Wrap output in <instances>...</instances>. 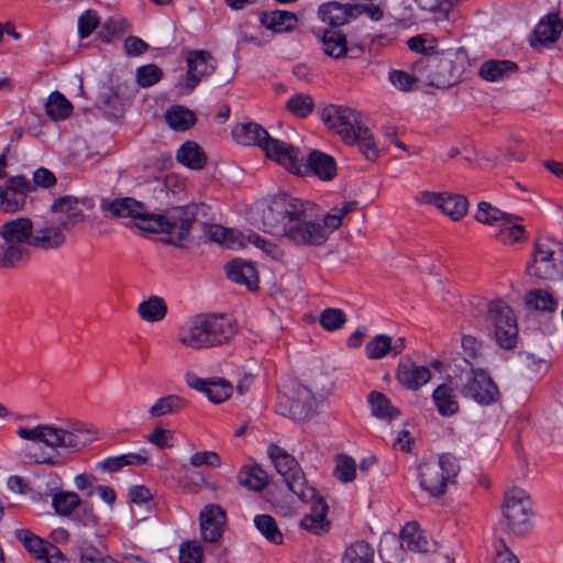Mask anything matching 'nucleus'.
<instances>
[{
    "mask_svg": "<svg viewBox=\"0 0 563 563\" xmlns=\"http://www.w3.org/2000/svg\"><path fill=\"white\" fill-rule=\"evenodd\" d=\"M287 110L298 118L308 117L313 108L314 102L309 95L296 93L287 101Z\"/></svg>",
    "mask_w": 563,
    "mask_h": 563,
    "instance_id": "53",
    "label": "nucleus"
},
{
    "mask_svg": "<svg viewBox=\"0 0 563 563\" xmlns=\"http://www.w3.org/2000/svg\"><path fill=\"white\" fill-rule=\"evenodd\" d=\"M501 514L507 528L516 534H522L531 526V500L526 492L512 488L505 495Z\"/></svg>",
    "mask_w": 563,
    "mask_h": 563,
    "instance_id": "11",
    "label": "nucleus"
},
{
    "mask_svg": "<svg viewBox=\"0 0 563 563\" xmlns=\"http://www.w3.org/2000/svg\"><path fill=\"white\" fill-rule=\"evenodd\" d=\"M247 242L260 249L266 256L278 261L283 256L282 250L274 243L265 240L257 233H251L246 238Z\"/></svg>",
    "mask_w": 563,
    "mask_h": 563,
    "instance_id": "60",
    "label": "nucleus"
},
{
    "mask_svg": "<svg viewBox=\"0 0 563 563\" xmlns=\"http://www.w3.org/2000/svg\"><path fill=\"white\" fill-rule=\"evenodd\" d=\"M396 377L407 389L417 390L431 379L432 374L429 367L418 365L407 357L400 360Z\"/></svg>",
    "mask_w": 563,
    "mask_h": 563,
    "instance_id": "26",
    "label": "nucleus"
},
{
    "mask_svg": "<svg viewBox=\"0 0 563 563\" xmlns=\"http://www.w3.org/2000/svg\"><path fill=\"white\" fill-rule=\"evenodd\" d=\"M460 465L454 455L445 453L438 461L421 463L418 467L420 486L431 496L437 497L445 493L446 486L454 482Z\"/></svg>",
    "mask_w": 563,
    "mask_h": 563,
    "instance_id": "8",
    "label": "nucleus"
},
{
    "mask_svg": "<svg viewBox=\"0 0 563 563\" xmlns=\"http://www.w3.org/2000/svg\"><path fill=\"white\" fill-rule=\"evenodd\" d=\"M526 303L528 307L545 312H553L558 308V300L548 290L536 289L531 290L526 296Z\"/></svg>",
    "mask_w": 563,
    "mask_h": 563,
    "instance_id": "48",
    "label": "nucleus"
},
{
    "mask_svg": "<svg viewBox=\"0 0 563 563\" xmlns=\"http://www.w3.org/2000/svg\"><path fill=\"white\" fill-rule=\"evenodd\" d=\"M368 401L372 407V412L378 418L394 419L399 415L390 401L380 393L372 391L368 396Z\"/></svg>",
    "mask_w": 563,
    "mask_h": 563,
    "instance_id": "51",
    "label": "nucleus"
},
{
    "mask_svg": "<svg viewBox=\"0 0 563 563\" xmlns=\"http://www.w3.org/2000/svg\"><path fill=\"white\" fill-rule=\"evenodd\" d=\"M319 322L325 331H335L345 324L346 314L341 309L327 308L320 313Z\"/></svg>",
    "mask_w": 563,
    "mask_h": 563,
    "instance_id": "54",
    "label": "nucleus"
},
{
    "mask_svg": "<svg viewBox=\"0 0 563 563\" xmlns=\"http://www.w3.org/2000/svg\"><path fill=\"white\" fill-rule=\"evenodd\" d=\"M353 9L339 2H329L319 8L320 19L333 26H340L350 21Z\"/></svg>",
    "mask_w": 563,
    "mask_h": 563,
    "instance_id": "38",
    "label": "nucleus"
},
{
    "mask_svg": "<svg viewBox=\"0 0 563 563\" xmlns=\"http://www.w3.org/2000/svg\"><path fill=\"white\" fill-rule=\"evenodd\" d=\"M225 522V512L219 505L205 506L199 515L202 539L211 543L218 542L222 538Z\"/></svg>",
    "mask_w": 563,
    "mask_h": 563,
    "instance_id": "22",
    "label": "nucleus"
},
{
    "mask_svg": "<svg viewBox=\"0 0 563 563\" xmlns=\"http://www.w3.org/2000/svg\"><path fill=\"white\" fill-rule=\"evenodd\" d=\"M323 52L333 58H342L347 53L345 35L339 31H327L322 36Z\"/></svg>",
    "mask_w": 563,
    "mask_h": 563,
    "instance_id": "43",
    "label": "nucleus"
},
{
    "mask_svg": "<svg viewBox=\"0 0 563 563\" xmlns=\"http://www.w3.org/2000/svg\"><path fill=\"white\" fill-rule=\"evenodd\" d=\"M519 218L511 214V220L505 221L495 233V238L504 244H514L525 239V228L518 223Z\"/></svg>",
    "mask_w": 563,
    "mask_h": 563,
    "instance_id": "44",
    "label": "nucleus"
},
{
    "mask_svg": "<svg viewBox=\"0 0 563 563\" xmlns=\"http://www.w3.org/2000/svg\"><path fill=\"white\" fill-rule=\"evenodd\" d=\"M0 267L15 265L27 256V246H32L33 222L25 217L7 221L0 227Z\"/></svg>",
    "mask_w": 563,
    "mask_h": 563,
    "instance_id": "5",
    "label": "nucleus"
},
{
    "mask_svg": "<svg viewBox=\"0 0 563 563\" xmlns=\"http://www.w3.org/2000/svg\"><path fill=\"white\" fill-rule=\"evenodd\" d=\"M310 503V510L300 520V527L313 534H322L329 531L330 521L327 518L328 505L325 500L316 493V497L310 500H302Z\"/></svg>",
    "mask_w": 563,
    "mask_h": 563,
    "instance_id": "25",
    "label": "nucleus"
},
{
    "mask_svg": "<svg viewBox=\"0 0 563 563\" xmlns=\"http://www.w3.org/2000/svg\"><path fill=\"white\" fill-rule=\"evenodd\" d=\"M527 273L541 279L563 277V244L553 238L538 239Z\"/></svg>",
    "mask_w": 563,
    "mask_h": 563,
    "instance_id": "6",
    "label": "nucleus"
},
{
    "mask_svg": "<svg viewBox=\"0 0 563 563\" xmlns=\"http://www.w3.org/2000/svg\"><path fill=\"white\" fill-rule=\"evenodd\" d=\"M426 85L445 89L460 82L468 66L464 48L449 49L441 54L420 57Z\"/></svg>",
    "mask_w": 563,
    "mask_h": 563,
    "instance_id": "4",
    "label": "nucleus"
},
{
    "mask_svg": "<svg viewBox=\"0 0 563 563\" xmlns=\"http://www.w3.org/2000/svg\"><path fill=\"white\" fill-rule=\"evenodd\" d=\"M356 463L347 455H338L334 468V476L343 483L352 482L355 477Z\"/></svg>",
    "mask_w": 563,
    "mask_h": 563,
    "instance_id": "58",
    "label": "nucleus"
},
{
    "mask_svg": "<svg viewBox=\"0 0 563 563\" xmlns=\"http://www.w3.org/2000/svg\"><path fill=\"white\" fill-rule=\"evenodd\" d=\"M51 218L60 222L67 232L86 219L80 208V200L74 196H64L56 199L51 206Z\"/></svg>",
    "mask_w": 563,
    "mask_h": 563,
    "instance_id": "21",
    "label": "nucleus"
},
{
    "mask_svg": "<svg viewBox=\"0 0 563 563\" xmlns=\"http://www.w3.org/2000/svg\"><path fill=\"white\" fill-rule=\"evenodd\" d=\"M335 162L334 159L320 151H312L307 159V163H302V170L297 175H306L312 173L320 179L329 180L335 175Z\"/></svg>",
    "mask_w": 563,
    "mask_h": 563,
    "instance_id": "28",
    "label": "nucleus"
},
{
    "mask_svg": "<svg viewBox=\"0 0 563 563\" xmlns=\"http://www.w3.org/2000/svg\"><path fill=\"white\" fill-rule=\"evenodd\" d=\"M145 439L159 450L169 449L175 445L173 431L164 429L162 426H156L151 433L145 435Z\"/></svg>",
    "mask_w": 563,
    "mask_h": 563,
    "instance_id": "59",
    "label": "nucleus"
},
{
    "mask_svg": "<svg viewBox=\"0 0 563 563\" xmlns=\"http://www.w3.org/2000/svg\"><path fill=\"white\" fill-rule=\"evenodd\" d=\"M205 233L211 241L230 250H241L245 246V238L240 232L219 224L206 225Z\"/></svg>",
    "mask_w": 563,
    "mask_h": 563,
    "instance_id": "32",
    "label": "nucleus"
},
{
    "mask_svg": "<svg viewBox=\"0 0 563 563\" xmlns=\"http://www.w3.org/2000/svg\"><path fill=\"white\" fill-rule=\"evenodd\" d=\"M60 222L53 218H47L33 225L32 246L41 250H56L66 242L65 232Z\"/></svg>",
    "mask_w": 563,
    "mask_h": 563,
    "instance_id": "20",
    "label": "nucleus"
},
{
    "mask_svg": "<svg viewBox=\"0 0 563 563\" xmlns=\"http://www.w3.org/2000/svg\"><path fill=\"white\" fill-rule=\"evenodd\" d=\"M186 383L191 388L205 393L208 399L214 404L225 401L233 390L232 385L225 379H203L194 373L186 374Z\"/></svg>",
    "mask_w": 563,
    "mask_h": 563,
    "instance_id": "24",
    "label": "nucleus"
},
{
    "mask_svg": "<svg viewBox=\"0 0 563 563\" xmlns=\"http://www.w3.org/2000/svg\"><path fill=\"white\" fill-rule=\"evenodd\" d=\"M258 227L298 246H320L331 232L318 207L310 201L279 194L255 207Z\"/></svg>",
    "mask_w": 563,
    "mask_h": 563,
    "instance_id": "1",
    "label": "nucleus"
},
{
    "mask_svg": "<svg viewBox=\"0 0 563 563\" xmlns=\"http://www.w3.org/2000/svg\"><path fill=\"white\" fill-rule=\"evenodd\" d=\"M517 69L518 66L511 60L490 59L483 63L479 75L486 81H499L516 73Z\"/></svg>",
    "mask_w": 563,
    "mask_h": 563,
    "instance_id": "36",
    "label": "nucleus"
},
{
    "mask_svg": "<svg viewBox=\"0 0 563 563\" xmlns=\"http://www.w3.org/2000/svg\"><path fill=\"white\" fill-rule=\"evenodd\" d=\"M389 80L397 89L402 91L412 90L417 85H426L420 58L412 65L411 73L393 70L389 73Z\"/></svg>",
    "mask_w": 563,
    "mask_h": 563,
    "instance_id": "33",
    "label": "nucleus"
},
{
    "mask_svg": "<svg viewBox=\"0 0 563 563\" xmlns=\"http://www.w3.org/2000/svg\"><path fill=\"white\" fill-rule=\"evenodd\" d=\"M101 211L108 216L115 218H131L135 227L142 231H146L150 213L146 207L137 200L129 197L108 199L104 198L100 202Z\"/></svg>",
    "mask_w": 563,
    "mask_h": 563,
    "instance_id": "15",
    "label": "nucleus"
},
{
    "mask_svg": "<svg viewBox=\"0 0 563 563\" xmlns=\"http://www.w3.org/2000/svg\"><path fill=\"white\" fill-rule=\"evenodd\" d=\"M126 22L123 18L115 15L107 19L101 25L99 36L101 41L109 43L113 37L125 31Z\"/></svg>",
    "mask_w": 563,
    "mask_h": 563,
    "instance_id": "57",
    "label": "nucleus"
},
{
    "mask_svg": "<svg viewBox=\"0 0 563 563\" xmlns=\"http://www.w3.org/2000/svg\"><path fill=\"white\" fill-rule=\"evenodd\" d=\"M14 536L24 549L37 560H43L45 563H69L56 545L34 534L31 530L20 528L14 531Z\"/></svg>",
    "mask_w": 563,
    "mask_h": 563,
    "instance_id": "17",
    "label": "nucleus"
},
{
    "mask_svg": "<svg viewBox=\"0 0 563 563\" xmlns=\"http://www.w3.org/2000/svg\"><path fill=\"white\" fill-rule=\"evenodd\" d=\"M202 548L197 542H188L183 544L179 550V562L180 563H201L202 561Z\"/></svg>",
    "mask_w": 563,
    "mask_h": 563,
    "instance_id": "62",
    "label": "nucleus"
},
{
    "mask_svg": "<svg viewBox=\"0 0 563 563\" xmlns=\"http://www.w3.org/2000/svg\"><path fill=\"white\" fill-rule=\"evenodd\" d=\"M401 545L409 551L427 553L434 549V543L429 540L415 522L405 525L401 530Z\"/></svg>",
    "mask_w": 563,
    "mask_h": 563,
    "instance_id": "31",
    "label": "nucleus"
},
{
    "mask_svg": "<svg viewBox=\"0 0 563 563\" xmlns=\"http://www.w3.org/2000/svg\"><path fill=\"white\" fill-rule=\"evenodd\" d=\"M195 219L194 207H175L163 214L150 213L145 232L166 233L169 243L177 245L189 236Z\"/></svg>",
    "mask_w": 563,
    "mask_h": 563,
    "instance_id": "7",
    "label": "nucleus"
},
{
    "mask_svg": "<svg viewBox=\"0 0 563 563\" xmlns=\"http://www.w3.org/2000/svg\"><path fill=\"white\" fill-rule=\"evenodd\" d=\"M268 456L288 488L300 500H310L316 497V489L307 484L298 462L291 455L277 445H271Z\"/></svg>",
    "mask_w": 563,
    "mask_h": 563,
    "instance_id": "9",
    "label": "nucleus"
},
{
    "mask_svg": "<svg viewBox=\"0 0 563 563\" xmlns=\"http://www.w3.org/2000/svg\"><path fill=\"white\" fill-rule=\"evenodd\" d=\"M33 188V184L25 177H11L5 187L0 186V210L10 213L22 210Z\"/></svg>",
    "mask_w": 563,
    "mask_h": 563,
    "instance_id": "19",
    "label": "nucleus"
},
{
    "mask_svg": "<svg viewBox=\"0 0 563 563\" xmlns=\"http://www.w3.org/2000/svg\"><path fill=\"white\" fill-rule=\"evenodd\" d=\"M187 401L177 395H167L159 397L148 408L147 415L150 419H158L167 415H175L186 407Z\"/></svg>",
    "mask_w": 563,
    "mask_h": 563,
    "instance_id": "37",
    "label": "nucleus"
},
{
    "mask_svg": "<svg viewBox=\"0 0 563 563\" xmlns=\"http://www.w3.org/2000/svg\"><path fill=\"white\" fill-rule=\"evenodd\" d=\"M475 220L487 225L499 227L507 220H511V214L499 210L489 202L481 201L474 216Z\"/></svg>",
    "mask_w": 563,
    "mask_h": 563,
    "instance_id": "41",
    "label": "nucleus"
},
{
    "mask_svg": "<svg viewBox=\"0 0 563 563\" xmlns=\"http://www.w3.org/2000/svg\"><path fill=\"white\" fill-rule=\"evenodd\" d=\"M232 136L240 145H258L262 148V145L268 140L269 134L260 124L250 122L235 125L232 130Z\"/></svg>",
    "mask_w": 563,
    "mask_h": 563,
    "instance_id": "30",
    "label": "nucleus"
},
{
    "mask_svg": "<svg viewBox=\"0 0 563 563\" xmlns=\"http://www.w3.org/2000/svg\"><path fill=\"white\" fill-rule=\"evenodd\" d=\"M257 530L269 541L275 544L283 542V534L279 531L276 520L269 515H257L254 518Z\"/></svg>",
    "mask_w": 563,
    "mask_h": 563,
    "instance_id": "50",
    "label": "nucleus"
},
{
    "mask_svg": "<svg viewBox=\"0 0 563 563\" xmlns=\"http://www.w3.org/2000/svg\"><path fill=\"white\" fill-rule=\"evenodd\" d=\"M99 24L97 12L92 10L85 11L78 19V33L81 38L88 37Z\"/></svg>",
    "mask_w": 563,
    "mask_h": 563,
    "instance_id": "63",
    "label": "nucleus"
},
{
    "mask_svg": "<svg viewBox=\"0 0 563 563\" xmlns=\"http://www.w3.org/2000/svg\"><path fill=\"white\" fill-rule=\"evenodd\" d=\"M391 347V336L378 334L366 344V354L372 360H378L387 355Z\"/></svg>",
    "mask_w": 563,
    "mask_h": 563,
    "instance_id": "56",
    "label": "nucleus"
},
{
    "mask_svg": "<svg viewBox=\"0 0 563 563\" xmlns=\"http://www.w3.org/2000/svg\"><path fill=\"white\" fill-rule=\"evenodd\" d=\"M137 313L140 318L146 322H158L165 318L167 306L163 298L151 296L139 305Z\"/></svg>",
    "mask_w": 563,
    "mask_h": 563,
    "instance_id": "40",
    "label": "nucleus"
},
{
    "mask_svg": "<svg viewBox=\"0 0 563 563\" xmlns=\"http://www.w3.org/2000/svg\"><path fill=\"white\" fill-rule=\"evenodd\" d=\"M162 77L163 70L155 64L140 66L135 71L136 82L143 88L152 87L157 84Z\"/></svg>",
    "mask_w": 563,
    "mask_h": 563,
    "instance_id": "55",
    "label": "nucleus"
},
{
    "mask_svg": "<svg viewBox=\"0 0 563 563\" xmlns=\"http://www.w3.org/2000/svg\"><path fill=\"white\" fill-rule=\"evenodd\" d=\"M235 334L231 318L224 314L199 313L190 317L177 331V342L192 351L227 344Z\"/></svg>",
    "mask_w": 563,
    "mask_h": 563,
    "instance_id": "2",
    "label": "nucleus"
},
{
    "mask_svg": "<svg viewBox=\"0 0 563 563\" xmlns=\"http://www.w3.org/2000/svg\"><path fill=\"white\" fill-rule=\"evenodd\" d=\"M261 23L275 33L290 32L297 24V16L284 10L268 11L261 14Z\"/></svg>",
    "mask_w": 563,
    "mask_h": 563,
    "instance_id": "35",
    "label": "nucleus"
},
{
    "mask_svg": "<svg viewBox=\"0 0 563 563\" xmlns=\"http://www.w3.org/2000/svg\"><path fill=\"white\" fill-rule=\"evenodd\" d=\"M176 158L180 164L191 169H201L207 161L206 154L195 142L183 144L176 153Z\"/></svg>",
    "mask_w": 563,
    "mask_h": 563,
    "instance_id": "39",
    "label": "nucleus"
},
{
    "mask_svg": "<svg viewBox=\"0 0 563 563\" xmlns=\"http://www.w3.org/2000/svg\"><path fill=\"white\" fill-rule=\"evenodd\" d=\"M195 121L194 112L183 106H174L166 112V122L175 131H186Z\"/></svg>",
    "mask_w": 563,
    "mask_h": 563,
    "instance_id": "45",
    "label": "nucleus"
},
{
    "mask_svg": "<svg viewBox=\"0 0 563 563\" xmlns=\"http://www.w3.org/2000/svg\"><path fill=\"white\" fill-rule=\"evenodd\" d=\"M238 481L247 489L261 490L266 486L268 478L266 472L260 466H243L238 474Z\"/></svg>",
    "mask_w": 563,
    "mask_h": 563,
    "instance_id": "42",
    "label": "nucleus"
},
{
    "mask_svg": "<svg viewBox=\"0 0 563 563\" xmlns=\"http://www.w3.org/2000/svg\"><path fill=\"white\" fill-rule=\"evenodd\" d=\"M190 464L194 467L209 466L219 467L221 462L219 455L213 451L197 452L191 455Z\"/></svg>",
    "mask_w": 563,
    "mask_h": 563,
    "instance_id": "64",
    "label": "nucleus"
},
{
    "mask_svg": "<svg viewBox=\"0 0 563 563\" xmlns=\"http://www.w3.org/2000/svg\"><path fill=\"white\" fill-rule=\"evenodd\" d=\"M321 120L332 131L338 133L345 143L354 137V131L361 125L360 114L352 108L329 104L321 112Z\"/></svg>",
    "mask_w": 563,
    "mask_h": 563,
    "instance_id": "14",
    "label": "nucleus"
},
{
    "mask_svg": "<svg viewBox=\"0 0 563 563\" xmlns=\"http://www.w3.org/2000/svg\"><path fill=\"white\" fill-rule=\"evenodd\" d=\"M563 30V22L556 13H549L542 18L536 25L533 38L530 41L532 46L537 44L547 45L554 43Z\"/></svg>",
    "mask_w": 563,
    "mask_h": 563,
    "instance_id": "27",
    "label": "nucleus"
},
{
    "mask_svg": "<svg viewBox=\"0 0 563 563\" xmlns=\"http://www.w3.org/2000/svg\"><path fill=\"white\" fill-rule=\"evenodd\" d=\"M316 399L312 391L297 380L284 385L277 404V411L296 421L307 420L314 411Z\"/></svg>",
    "mask_w": 563,
    "mask_h": 563,
    "instance_id": "10",
    "label": "nucleus"
},
{
    "mask_svg": "<svg viewBox=\"0 0 563 563\" xmlns=\"http://www.w3.org/2000/svg\"><path fill=\"white\" fill-rule=\"evenodd\" d=\"M20 439L42 443L49 449L79 451L91 440L92 432L78 420H60L58 423H40L33 428L19 427Z\"/></svg>",
    "mask_w": 563,
    "mask_h": 563,
    "instance_id": "3",
    "label": "nucleus"
},
{
    "mask_svg": "<svg viewBox=\"0 0 563 563\" xmlns=\"http://www.w3.org/2000/svg\"><path fill=\"white\" fill-rule=\"evenodd\" d=\"M356 202L355 201H349L341 208H333L331 209L327 214H323L324 220L328 224V228L330 232H334L341 225L342 218L355 210Z\"/></svg>",
    "mask_w": 563,
    "mask_h": 563,
    "instance_id": "61",
    "label": "nucleus"
},
{
    "mask_svg": "<svg viewBox=\"0 0 563 563\" xmlns=\"http://www.w3.org/2000/svg\"><path fill=\"white\" fill-rule=\"evenodd\" d=\"M347 144H357L360 151L368 161H374L378 157L376 143L367 128L360 125L354 131V137Z\"/></svg>",
    "mask_w": 563,
    "mask_h": 563,
    "instance_id": "47",
    "label": "nucleus"
},
{
    "mask_svg": "<svg viewBox=\"0 0 563 563\" xmlns=\"http://www.w3.org/2000/svg\"><path fill=\"white\" fill-rule=\"evenodd\" d=\"M227 276L230 280L245 285L251 291L258 288V275L252 263L243 260H233L227 265Z\"/></svg>",
    "mask_w": 563,
    "mask_h": 563,
    "instance_id": "29",
    "label": "nucleus"
},
{
    "mask_svg": "<svg viewBox=\"0 0 563 563\" xmlns=\"http://www.w3.org/2000/svg\"><path fill=\"white\" fill-rule=\"evenodd\" d=\"M416 201L420 205H432L441 210L453 221L462 219L468 209L467 199L457 194L421 191L416 196Z\"/></svg>",
    "mask_w": 563,
    "mask_h": 563,
    "instance_id": "16",
    "label": "nucleus"
},
{
    "mask_svg": "<svg viewBox=\"0 0 563 563\" xmlns=\"http://www.w3.org/2000/svg\"><path fill=\"white\" fill-rule=\"evenodd\" d=\"M186 60L187 74L180 89L183 93H190L202 78L214 73L216 60L209 52L202 49L189 52Z\"/></svg>",
    "mask_w": 563,
    "mask_h": 563,
    "instance_id": "18",
    "label": "nucleus"
},
{
    "mask_svg": "<svg viewBox=\"0 0 563 563\" xmlns=\"http://www.w3.org/2000/svg\"><path fill=\"white\" fill-rule=\"evenodd\" d=\"M342 563H374V549L365 541H357L347 547Z\"/></svg>",
    "mask_w": 563,
    "mask_h": 563,
    "instance_id": "46",
    "label": "nucleus"
},
{
    "mask_svg": "<svg viewBox=\"0 0 563 563\" xmlns=\"http://www.w3.org/2000/svg\"><path fill=\"white\" fill-rule=\"evenodd\" d=\"M45 108L47 115L57 121L69 117L73 106L60 92L54 91L49 95Z\"/></svg>",
    "mask_w": 563,
    "mask_h": 563,
    "instance_id": "49",
    "label": "nucleus"
},
{
    "mask_svg": "<svg viewBox=\"0 0 563 563\" xmlns=\"http://www.w3.org/2000/svg\"><path fill=\"white\" fill-rule=\"evenodd\" d=\"M488 318L493 325L496 343L505 350L515 347L518 327L511 308L503 300H494L489 303Z\"/></svg>",
    "mask_w": 563,
    "mask_h": 563,
    "instance_id": "12",
    "label": "nucleus"
},
{
    "mask_svg": "<svg viewBox=\"0 0 563 563\" xmlns=\"http://www.w3.org/2000/svg\"><path fill=\"white\" fill-rule=\"evenodd\" d=\"M432 400L442 417L454 416L460 410L455 390L449 384L439 385L432 393Z\"/></svg>",
    "mask_w": 563,
    "mask_h": 563,
    "instance_id": "34",
    "label": "nucleus"
},
{
    "mask_svg": "<svg viewBox=\"0 0 563 563\" xmlns=\"http://www.w3.org/2000/svg\"><path fill=\"white\" fill-rule=\"evenodd\" d=\"M460 393L464 398L481 406H490L497 402L500 396L492 377L485 371L473 367L465 374Z\"/></svg>",
    "mask_w": 563,
    "mask_h": 563,
    "instance_id": "13",
    "label": "nucleus"
},
{
    "mask_svg": "<svg viewBox=\"0 0 563 563\" xmlns=\"http://www.w3.org/2000/svg\"><path fill=\"white\" fill-rule=\"evenodd\" d=\"M52 505L58 515L68 516L80 505V498L74 492H60L53 495Z\"/></svg>",
    "mask_w": 563,
    "mask_h": 563,
    "instance_id": "52",
    "label": "nucleus"
},
{
    "mask_svg": "<svg viewBox=\"0 0 563 563\" xmlns=\"http://www.w3.org/2000/svg\"><path fill=\"white\" fill-rule=\"evenodd\" d=\"M262 150L268 158L277 162L287 170L294 174L302 170V162L298 158L297 152L290 144L269 136L264 145H262Z\"/></svg>",
    "mask_w": 563,
    "mask_h": 563,
    "instance_id": "23",
    "label": "nucleus"
}]
</instances>
